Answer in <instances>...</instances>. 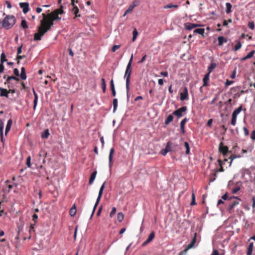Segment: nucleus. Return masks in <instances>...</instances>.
<instances>
[{
  "mask_svg": "<svg viewBox=\"0 0 255 255\" xmlns=\"http://www.w3.org/2000/svg\"><path fill=\"white\" fill-rule=\"evenodd\" d=\"M43 19L40 20V25L38 27V32L34 35V40H40L42 36L49 31L53 25L54 20L42 13Z\"/></svg>",
  "mask_w": 255,
  "mask_h": 255,
  "instance_id": "1",
  "label": "nucleus"
},
{
  "mask_svg": "<svg viewBox=\"0 0 255 255\" xmlns=\"http://www.w3.org/2000/svg\"><path fill=\"white\" fill-rule=\"evenodd\" d=\"M16 18L12 15H6L2 21H0V29L5 28L7 30L10 29L14 25Z\"/></svg>",
  "mask_w": 255,
  "mask_h": 255,
  "instance_id": "2",
  "label": "nucleus"
},
{
  "mask_svg": "<svg viewBox=\"0 0 255 255\" xmlns=\"http://www.w3.org/2000/svg\"><path fill=\"white\" fill-rule=\"evenodd\" d=\"M133 59V54H131V57L129 59V61L127 65L125 74V78L126 79V84H130V76L132 71L131 69V63Z\"/></svg>",
  "mask_w": 255,
  "mask_h": 255,
  "instance_id": "3",
  "label": "nucleus"
},
{
  "mask_svg": "<svg viewBox=\"0 0 255 255\" xmlns=\"http://www.w3.org/2000/svg\"><path fill=\"white\" fill-rule=\"evenodd\" d=\"M242 110V106H241L236 109L232 113L231 124L233 126H235L236 125L237 116L241 113Z\"/></svg>",
  "mask_w": 255,
  "mask_h": 255,
  "instance_id": "4",
  "label": "nucleus"
},
{
  "mask_svg": "<svg viewBox=\"0 0 255 255\" xmlns=\"http://www.w3.org/2000/svg\"><path fill=\"white\" fill-rule=\"evenodd\" d=\"M196 236H197V233L194 234V236L193 238L192 239L191 243L188 245V246L186 247V248L180 253V255H181L183 253L185 254L186 253V252L191 248H193L196 242Z\"/></svg>",
  "mask_w": 255,
  "mask_h": 255,
  "instance_id": "5",
  "label": "nucleus"
},
{
  "mask_svg": "<svg viewBox=\"0 0 255 255\" xmlns=\"http://www.w3.org/2000/svg\"><path fill=\"white\" fill-rule=\"evenodd\" d=\"M219 151L220 153L223 154L224 156H226L227 153L230 152L229 148L226 145H224V143L221 142L219 146Z\"/></svg>",
  "mask_w": 255,
  "mask_h": 255,
  "instance_id": "6",
  "label": "nucleus"
},
{
  "mask_svg": "<svg viewBox=\"0 0 255 255\" xmlns=\"http://www.w3.org/2000/svg\"><path fill=\"white\" fill-rule=\"evenodd\" d=\"M186 110L187 107L186 106H184L174 111L173 114L178 117H181L182 116V113L186 111Z\"/></svg>",
  "mask_w": 255,
  "mask_h": 255,
  "instance_id": "7",
  "label": "nucleus"
},
{
  "mask_svg": "<svg viewBox=\"0 0 255 255\" xmlns=\"http://www.w3.org/2000/svg\"><path fill=\"white\" fill-rule=\"evenodd\" d=\"M188 89L185 87L183 89V92L180 93V100L181 101H184L188 99Z\"/></svg>",
  "mask_w": 255,
  "mask_h": 255,
  "instance_id": "8",
  "label": "nucleus"
},
{
  "mask_svg": "<svg viewBox=\"0 0 255 255\" xmlns=\"http://www.w3.org/2000/svg\"><path fill=\"white\" fill-rule=\"evenodd\" d=\"M46 16L54 21L61 19V17H59L58 15L54 11L51 12L50 13L47 14Z\"/></svg>",
  "mask_w": 255,
  "mask_h": 255,
  "instance_id": "9",
  "label": "nucleus"
},
{
  "mask_svg": "<svg viewBox=\"0 0 255 255\" xmlns=\"http://www.w3.org/2000/svg\"><path fill=\"white\" fill-rule=\"evenodd\" d=\"M20 7L22 8L24 13H27L29 10V3L28 2H20L19 3Z\"/></svg>",
  "mask_w": 255,
  "mask_h": 255,
  "instance_id": "10",
  "label": "nucleus"
},
{
  "mask_svg": "<svg viewBox=\"0 0 255 255\" xmlns=\"http://www.w3.org/2000/svg\"><path fill=\"white\" fill-rule=\"evenodd\" d=\"M155 237V233L152 231L149 235L147 239L143 243L142 246H145L152 241Z\"/></svg>",
  "mask_w": 255,
  "mask_h": 255,
  "instance_id": "11",
  "label": "nucleus"
},
{
  "mask_svg": "<svg viewBox=\"0 0 255 255\" xmlns=\"http://www.w3.org/2000/svg\"><path fill=\"white\" fill-rule=\"evenodd\" d=\"M210 74L209 73H207L205 75L203 81V86L206 87L209 85L208 82L209 81V77H210Z\"/></svg>",
  "mask_w": 255,
  "mask_h": 255,
  "instance_id": "12",
  "label": "nucleus"
},
{
  "mask_svg": "<svg viewBox=\"0 0 255 255\" xmlns=\"http://www.w3.org/2000/svg\"><path fill=\"white\" fill-rule=\"evenodd\" d=\"M115 152V149L114 148H112L110 149L109 156V166L110 167H112L113 163H112V159H113V154Z\"/></svg>",
  "mask_w": 255,
  "mask_h": 255,
  "instance_id": "13",
  "label": "nucleus"
},
{
  "mask_svg": "<svg viewBox=\"0 0 255 255\" xmlns=\"http://www.w3.org/2000/svg\"><path fill=\"white\" fill-rule=\"evenodd\" d=\"M105 184H106V182L105 181L103 184H102V185L101 186L100 189V190H99V194H98V202H100V200H101V197L103 195V191H104V189L105 188Z\"/></svg>",
  "mask_w": 255,
  "mask_h": 255,
  "instance_id": "14",
  "label": "nucleus"
},
{
  "mask_svg": "<svg viewBox=\"0 0 255 255\" xmlns=\"http://www.w3.org/2000/svg\"><path fill=\"white\" fill-rule=\"evenodd\" d=\"M0 96L1 97H8L9 92L6 89L2 88H0Z\"/></svg>",
  "mask_w": 255,
  "mask_h": 255,
  "instance_id": "15",
  "label": "nucleus"
},
{
  "mask_svg": "<svg viewBox=\"0 0 255 255\" xmlns=\"http://www.w3.org/2000/svg\"><path fill=\"white\" fill-rule=\"evenodd\" d=\"M255 53V51L252 50L246 56H245L242 58V61H245L247 59L251 58L254 56Z\"/></svg>",
  "mask_w": 255,
  "mask_h": 255,
  "instance_id": "16",
  "label": "nucleus"
},
{
  "mask_svg": "<svg viewBox=\"0 0 255 255\" xmlns=\"http://www.w3.org/2000/svg\"><path fill=\"white\" fill-rule=\"evenodd\" d=\"M187 121V118H184L180 123V129L181 132L184 134L185 133V128L184 126L186 123Z\"/></svg>",
  "mask_w": 255,
  "mask_h": 255,
  "instance_id": "17",
  "label": "nucleus"
},
{
  "mask_svg": "<svg viewBox=\"0 0 255 255\" xmlns=\"http://www.w3.org/2000/svg\"><path fill=\"white\" fill-rule=\"evenodd\" d=\"M218 40L219 46H222L224 43H226L227 42V39L223 36L218 37Z\"/></svg>",
  "mask_w": 255,
  "mask_h": 255,
  "instance_id": "18",
  "label": "nucleus"
},
{
  "mask_svg": "<svg viewBox=\"0 0 255 255\" xmlns=\"http://www.w3.org/2000/svg\"><path fill=\"white\" fill-rule=\"evenodd\" d=\"M240 200H236L234 201L229 206L228 210L230 212H231V210L234 208V207L236 206L237 205H238L239 204V201Z\"/></svg>",
  "mask_w": 255,
  "mask_h": 255,
  "instance_id": "19",
  "label": "nucleus"
},
{
  "mask_svg": "<svg viewBox=\"0 0 255 255\" xmlns=\"http://www.w3.org/2000/svg\"><path fill=\"white\" fill-rule=\"evenodd\" d=\"M33 95L34 96V101H33V104H34L33 110H35L36 107L37 106L38 97V95H37V93L35 92V91H34V89L33 90Z\"/></svg>",
  "mask_w": 255,
  "mask_h": 255,
  "instance_id": "20",
  "label": "nucleus"
},
{
  "mask_svg": "<svg viewBox=\"0 0 255 255\" xmlns=\"http://www.w3.org/2000/svg\"><path fill=\"white\" fill-rule=\"evenodd\" d=\"M76 213V205L74 204L69 211V214L71 217H73L75 215Z\"/></svg>",
  "mask_w": 255,
  "mask_h": 255,
  "instance_id": "21",
  "label": "nucleus"
},
{
  "mask_svg": "<svg viewBox=\"0 0 255 255\" xmlns=\"http://www.w3.org/2000/svg\"><path fill=\"white\" fill-rule=\"evenodd\" d=\"M167 144H169L168 149H170V152L175 151L176 150V147L177 146V145L173 144L172 142L170 141L168 142Z\"/></svg>",
  "mask_w": 255,
  "mask_h": 255,
  "instance_id": "22",
  "label": "nucleus"
},
{
  "mask_svg": "<svg viewBox=\"0 0 255 255\" xmlns=\"http://www.w3.org/2000/svg\"><path fill=\"white\" fill-rule=\"evenodd\" d=\"M217 65L215 63H211L210 66L208 67V73L210 74L213 70L216 67Z\"/></svg>",
  "mask_w": 255,
  "mask_h": 255,
  "instance_id": "23",
  "label": "nucleus"
},
{
  "mask_svg": "<svg viewBox=\"0 0 255 255\" xmlns=\"http://www.w3.org/2000/svg\"><path fill=\"white\" fill-rule=\"evenodd\" d=\"M96 174H97V171H94L92 172V173L91 175L90 179H89V184L91 185L93 183V181H94V180L96 178Z\"/></svg>",
  "mask_w": 255,
  "mask_h": 255,
  "instance_id": "24",
  "label": "nucleus"
},
{
  "mask_svg": "<svg viewBox=\"0 0 255 255\" xmlns=\"http://www.w3.org/2000/svg\"><path fill=\"white\" fill-rule=\"evenodd\" d=\"M20 76L21 79L22 80H25L26 79V74L24 67H22L21 68V73Z\"/></svg>",
  "mask_w": 255,
  "mask_h": 255,
  "instance_id": "25",
  "label": "nucleus"
},
{
  "mask_svg": "<svg viewBox=\"0 0 255 255\" xmlns=\"http://www.w3.org/2000/svg\"><path fill=\"white\" fill-rule=\"evenodd\" d=\"M218 162H219V165L220 166V168L218 169H216V172H223L224 171V168H223V161H222L221 159H218Z\"/></svg>",
  "mask_w": 255,
  "mask_h": 255,
  "instance_id": "26",
  "label": "nucleus"
},
{
  "mask_svg": "<svg viewBox=\"0 0 255 255\" xmlns=\"http://www.w3.org/2000/svg\"><path fill=\"white\" fill-rule=\"evenodd\" d=\"M12 125V120L11 119L9 120L7 122L6 127L5 128V133L6 134L10 130L11 126Z\"/></svg>",
  "mask_w": 255,
  "mask_h": 255,
  "instance_id": "27",
  "label": "nucleus"
},
{
  "mask_svg": "<svg viewBox=\"0 0 255 255\" xmlns=\"http://www.w3.org/2000/svg\"><path fill=\"white\" fill-rule=\"evenodd\" d=\"M3 123L2 121L0 119V133L1 135V140L3 141Z\"/></svg>",
  "mask_w": 255,
  "mask_h": 255,
  "instance_id": "28",
  "label": "nucleus"
},
{
  "mask_svg": "<svg viewBox=\"0 0 255 255\" xmlns=\"http://www.w3.org/2000/svg\"><path fill=\"white\" fill-rule=\"evenodd\" d=\"M72 11L75 15V17H80L81 15L80 14H78L79 12V8L76 5L73 6Z\"/></svg>",
  "mask_w": 255,
  "mask_h": 255,
  "instance_id": "29",
  "label": "nucleus"
},
{
  "mask_svg": "<svg viewBox=\"0 0 255 255\" xmlns=\"http://www.w3.org/2000/svg\"><path fill=\"white\" fill-rule=\"evenodd\" d=\"M169 146V144H166V147L165 149L162 150L160 152L161 154L164 156L166 155V154L170 152V149H168V147Z\"/></svg>",
  "mask_w": 255,
  "mask_h": 255,
  "instance_id": "30",
  "label": "nucleus"
},
{
  "mask_svg": "<svg viewBox=\"0 0 255 255\" xmlns=\"http://www.w3.org/2000/svg\"><path fill=\"white\" fill-rule=\"evenodd\" d=\"M205 29L204 28H197L193 31L194 33H198L204 36Z\"/></svg>",
  "mask_w": 255,
  "mask_h": 255,
  "instance_id": "31",
  "label": "nucleus"
},
{
  "mask_svg": "<svg viewBox=\"0 0 255 255\" xmlns=\"http://www.w3.org/2000/svg\"><path fill=\"white\" fill-rule=\"evenodd\" d=\"M254 247L253 243H251L248 247V251L247 253V255H251L253 252V249Z\"/></svg>",
  "mask_w": 255,
  "mask_h": 255,
  "instance_id": "32",
  "label": "nucleus"
},
{
  "mask_svg": "<svg viewBox=\"0 0 255 255\" xmlns=\"http://www.w3.org/2000/svg\"><path fill=\"white\" fill-rule=\"evenodd\" d=\"M173 116L172 115H169L165 121L164 124L166 125H168L171 122L173 121Z\"/></svg>",
  "mask_w": 255,
  "mask_h": 255,
  "instance_id": "33",
  "label": "nucleus"
},
{
  "mask_svg": "<svg viewBox=\"0 0 255 255\" xmlns=\"http://www.w3.org/2000/svg\"><path fill=\"white\" fill-rule=\"evenodd\" d=\"M134 7L132 5H130L128 8V9L125 11L123 16H125L127 14L131 13Z\"/></svg>",
  "mask_w": 255,
  "mask_h": 255,
  "instance_id": "34",
  "label": "nucleus"
},
{
  "mask_svg": "<svg viewBox=\"0 0 255 255\" xmlns=\"http://www.w3.org/2000/svg\"><path fill=\"white\" fill-rule=\"evenodd\" d=\"M49 135V132L48 129L45 130L41 134V137L43 138H47Z\"/></svg>",
  "mask_w": 255,
  "mask_h": 255,
  "instance_id": "35",
  "label": "nucleus"
},
{
  "mask_svg": "<svg viewBox=\"0 0 255 255\" xmlns=\"http://www.w3.org/2000/svg\"><path fill=\"white\" fill-rule=\"evenodd\" d=\"M15 80L16 81L19 80V79L18 78H17L15 76H8V77H7V78L6 79V81L4 84H6V83H9L10 80Z\"/></svg>",
  "mask_w": 255,
  "mask_h": 255,
  "instance_id": "36",
  "label": "nucleus"
},
{
  "mask_svg": "<svg viewBox=\"0 0 255 255\" xmlns=\"http://www.w3.org/2000/svg\"><path fill=\"white\" fill-rule=\"evenodd\" d=\"M226 12L227 13H230L231 12L232 5L229 2H227L226 3Z\"/></svg>",
  "mask_w": 255,
  "mask_h": 255,
  "instance_id": "37",
  "label": "nucleus"
},
{
  "mask_svg": "<svg viewBox=\"0 0 255 255\" xmlns=\"http://www.w3.org/2000/svg\"><path fill=\"white\" fill-rule=\"evenodd\" d=\"M124 218V215L122 212H119L118 214L117 220L119 222H121L123 220Z\"/></svg>",
  "mask_w": 255,
  "mask_h": 255,
  "instance_id": "38",
  "label": "nucleus"
},
{
  "mask_svg": "<svg viewBox=\"0 0 255 255\" xmlns=\"http://www.w3.org/2000/svg\"><path fill=\"white\" fill-rule=\"evenodd\" d=\"M240 155H236L235 154H232L229 157V159H230V166H231V164H232V162L233 161V160L237 158H240Z\"/></svg>",
  "mask_w": 255,
  "mask_h": 255,
  "instance_id": "39",
  "label": "nucleus"
},
{
  "mask_svg": "<svg viewBox=\"0 0 255 255\" xmlns=\"http://www.w3.org/2000/svg\"><path fill=\"white\" fill-rule=\"evenodd\" d=\"M101 82H102V88L103 92L105 93L106 92V81H105V79L102 78Z\"/></svg>",
  "mask_w": 255,
  "mask_h": 255,
  "instance_id": "40",
  "label": "nucleus"
},
{
  "mask_svg": "<svg viewBox=\"0 0 255 255\" xmlns=\"http://www.w3.org/2000/svg\"><path fill=\"white\" fill-rule=\"evenodd\" d=\"M196 205V201H195V194L194 193V192L192 191V201L190 203V205L191 206H194V205Z\"/></svg>",
  "mask_w": 255,
  "mask_h": 255,
  "instance_id": "41",
  "label": "nucleus"
},
{
  "mask_svg": "<svg viewBox=\"0 0 255 255\" xmlns=\"http://www.w3.org/2000/svg\"><path fill=\"white\" fill-rule=\"evenodd\" d=\"M6 56L4 53L2 52L0 55V62L3 63L6 61Z\"/></svg>",
  "mask_w": 255,
  "mask_h": 255,
  "instance_id": "42",
  "label": "nucleus"
},
{
  "mask_svg": "<svg viewBox=\"0 0 255 255\" xmlns=\"http://www.w3.org/2000/svg\"><path fill=\"white\" fill-rule=\"evenodd\" d=\"M184 146L186 148V154H190V146L189 144L187 142H184Z\"/></svg>",
  "mask_w": 255,
  "mask_h": 255,
  "instance_id": "43",
  "label": "nucleus"
},
{
  "mask_svg": "<svg viewBox=\"0 0 255 255\" xmlns=\"http://www.w3.org/2000/svg\"><path fill=\"white\" fill-rule=\"evenodd\" d=\"M21 26L24 29L28 28L26 21L25 19H22L21 22Z\"/></svg>",
  "mask_w": 255,
  "mask_h": 255,
  "instance_id": "44",
  "label": "nucleus"
},
{
  "mask_svg": "<svg viewBox=\"0 0 255 255\" xmlns=\"http://www.w3.org/2000/svg\"><path fill=\"white\" fill-rule=\"evenodd\" d=\"M113 104L114 106L113 112H115L118 107V100L117 99H114L113 100Z\"/></svg>",
  "mask_w": 255,
  "mask_h": 255,
  "instance_id": "45",
  "label": "nucleus"
},
{
  "mask_svg": "<svg viewBox=\"0 0 255 255\" xmlns=\"http://www.w3.org/2000/svg\"><path fill=\"white\" fill-rule=\"evenodd\" d=\"M242 47V44L240 41H238L236 44L235 46L234 50L235 51L239 50Z\"/></svg>",
  "mask_w": 255,
  "mask_h": 255,
  "instance_id": "46",
  "label": "nucleus"
},
{
  "mask_svg": "<svg viewBox=\"0 0 255 255\" xmlns=\"http://www.w3.org/2000/svg\"><path fill=\"white\" fill-rule=\"evenodd\" d=\"M138 35V32L137 31V30L134 28V29L133 30V32H132V41H134L136 39V37Z\"/></svg>",
  "mask_w": 255,
  "mask_h": 255,
  "instance_id": "47",
  "label": "nucleus"
},
{
  "mask_svg": "<svg viewBox=\"0 0 255 255\" xmlns=\"http://www.w3.org/2000/svg\"><path fill=\"white\" fill-rule=\"evenodd\" d=\"M126 91H127V100L128 101L129 98V85L130 84H126Z\"/></svg>",
  "mask_w": 255,
  "mask_h": 255,
  "instance_id": "48",
  "label": "nucleus"
},
{
  "mask_svg": "<svg viewBox=\"0 0 255 255\" xmlns=\"http://www.w3.org/2000/svg\"><path fill=\"white\" fill-rule=\"evenodd\" d=\"M191 23L190 22H187L185 23L184 26L186 29H187L188 30H190L193 29L192 25H191Z\"/></svg>",
  "mask_w": 255,
  "mask_h": 255,
  "instance_id": "49",
  "label": "nucleus"
},
{
  "mask_svg": "<svg viewBox=\"0 0 255 255\" xmlns=\"http://www.w3.org/2000/svg\"><path fill=\"white\" fill-rule=\"evenodd\" d=\"M62 8H63V6H61L60 8L54 10V11L55 12H56L58 15L61 14L63 13V10Z\"/></svg>",
  "mask_w": 255,
  "mask_h": 255,
  "instance_id": "50",
  "label": "nucleus"
},
{
  "mask_svg": "<svg viewBox=\"0 0 255 255\" xmlns=\"http://www.w3.org/2000/svg\"><path fill=\"white\" fill-rule=\"evenodd\" d=\"M240 190V187L239 186H236L235 188L232 189L233 194L237 193Z\"/></svg>",
  "mask_w": 255,
  "mask_h": 255,
  "instance_id": "51",
  "label": "nucleus"
},
{
  "mask_svg": "<svg viewBox=\"0 0 255 255\" xmlns=\"http://www.w3.org/2000/svg\"><path fill=\"white\" fill-rule=\"evenodd\" d=\"M116 211H117V209H116V207H114L112 208V211L110 213V217L111 218H112L115 215V214H116Z\"/></svg>",
  "mask_w": 255,
  "mask_h": 255,
  "instance_id": "52",
  "label": "nucleus"
},
{
  "mask_svg": "<svg viewBox=\"0 0 255 255\" xmlns=\"http://www.w3.org/2000/svg\"><path fill=\"white\" fill-rule=\"evenodd\" d=\"M99 202H98V199H97V200H96V203L94 205V207L93 208V211H92V213L91 214V218H92L95 213V210L97 208V206H98V204H99Z\"/></svg>",
  "mask_w": 255,
  "mask_h": 255,
  "instance_id": "53",
  "label": "nucleus"
},
{
  "mask_svg": "<svg viewBox=\"0 0 255 255\" xmlns=\"http://www.w3.org/2000/svg\"><path fill=\"white\" fill-rule=\"evenodd\" d=\"M217 172H216V171L214 172V173H212L211 174V179H210V181L211 182H213L214 181V180H215L216 179V175H217Z\"/></svg>",
  "mask_w": 255,
  "mask_h": 255,
  "instance_id": "54",
  "label": "nucleus"
},
{
  "mask_svg": "<svg viewBox=\"0 0 255 255\" xmlns=\"http://www.w3.org/2000/svg\"><path fill=\"white\" fill-rule=\"evenodd\" d=\"M243 129L245 136H248L249 134V130L246 127H243Z\"/></svg>",
  "mask_w": 255,
  "mask_h": 255,
  "instance_id": "55",
  "label": "nucleus"
},
{
  "mask_svg": "<svg viewBox=\"0 0 255 255\" xmlns=\"http://www.w3.org/2000/svg\"><path fill=\"white\" fill-rule=\"evenodd\" d=\"M31 157L30 156H28L26 159V165L27 167H30L31 166Z\"/></svg>",
  "mask_w": 255,
  "mask_h": 255,
  "instance_id": "56",
  "label": "nucleus"
},
{
  "mask_svg": "<svg viewBox=\"0 0 255 255\" xmlns=\"http://www.w3.org/2000/svg\"><path fill=\"white\" fill-rule=\"evenodd\" d=\"M120 47V45H115L113 46L112 48V51L114 52H115L117 49H119Z\"/></svg>",
  "mask_w": 255,
  "mask_h": 255,
  "instance_id": "57",
  "label": "nucleus"
},
{
  "mask_svg": "<svg viewBox=\"0 0 255 255\" xmlns=\"http://www.w3.org/2000/svg\"><path fill=\"white\" fill-rule=\"evenodd\" d=\"M22 45L18 47L17 50V56L19 55L22 52Z\"/></svg>",
  "mask_w": 255,
  "mask_h": 255,
  "instance_id": "58",
  "label": "nucleus"
},
{
  "mask_svg": "<svg viewBox=\"0 0 255 255\" xmlns=\"http://www.w3.org/2000/svg\"><path fill=\"white\" fill-rule=\"evenodd\" d=\"M251 138L254 141L255 140V130H254L252 131L251 134Z\"/></svg>",
  "mask_w": 255,
  "mask_h": 255,
  "instance_id": "59",
  "label": "nucleus"
},
{
  "mask_svg": "<svg viewBox=\"0 0 255 255\" xmlns=\"http://www.w3.org/2000/svg\"><path fill=\"white\" fill-rule=\"evenodd\" d=\"M249 27L251 29H254L255 28L254 23L253 22H250L248 24Z\"/></svg>",
  "mask_w": 255,
  "mask_h": 255,
  "instance_id": "60",
  "label": "nucleus"
},
{
  "mask_svg": "<svg viewBox=\"0 0 255 255\" xmlns=\"http://www.w3.org/2000/svg\"><path fill=\"white\" fill-rule=\"evenodd\" d=\"M25 57H26L25 55H19L18 56H17L16 59L18 60L17 63H19V60H21L22 59H23V58H24Z\"/></svg>",
  "mask_w": 255,
  "mask_h": 255,
  "instance_id": "61",
  "label": "nucleus"
},
{
  "mask_svg": "<svg viewBox=\"0 0 255 255\" xmlns=\"http://www.w3.org/2000/svg\"><path fill=\"white\" fill-rule=\"evenodd\" d=\"M9 183V181L8 180H7L6 182H5V183L6 184V186H7L8 189L7 190V192H9L10 191V190H11V189L12 188V186L10 184H8V183Z\"/></svg>",
  "mask_w": 255,
  "mask_h": 255,
  "instance_id": "62",
  "label": "nucleus"
},
{
  "mask_svg": "<svg viewBox=\"0 0 255 255\" xmlns=\"http://www.w3.org/2000/svg\"><path fill=\"white\" fill-rule=\"evenodd\" d=\"M234 81H229L227 80L225 83V85L226 87L229 86V85L232 84L233 83Z\"/></svg>",
  "mask_w": 255,
  "mask_h": 255,
  "instance_id": "63",
  "label": "nucleus"
},
{
  "mask_svg": "<svg viewBox=\"0 0 255 255\" xmlns=\"http://www.w3.org/2000/svg\"><path fill=\"white\" fill-rule=\"evenodd\" d=\"M211 255H219V254L217 250H214Z\"/></svg>",
  "mask_w": 255,
  "mask_h": 255,
  "instance_id": "64",
  "label": "nucleus"
}]
</instances>
